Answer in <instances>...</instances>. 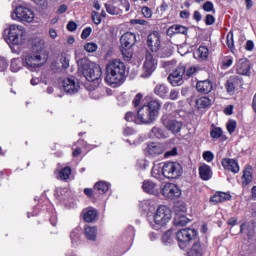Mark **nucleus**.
Instances as JSON below:
<instances>
[{
	"mask_svg": "<svg viewBox=\"0 0 256 256\" xmlns=\"http://www.w3.org/2000/svg\"><path fill=\"white\" fill-rule=\"evenodd\" d=\"M84 235L88 241H97V227L85 225Z\"/></svg>",
	"mask_w": 256,
	"mask_h": 256,
	"instance_id": "nucleus-23",
	"label": "nucleus"
},
{
	"mask_svg": "<svg viewBox=\"0 0 256 256\" xmlns=\"http://www.w3.org/2000/svg\"><path fill=\"white\" fill-rule=\"evenodd\" d=\"M82 216L86 223H93L97 219V211L94 208H86L82 211Z\"/></svg>",
	"mask_w": 256,
	"mask_h": 256,
	"instance_id": "nucleus-22",
	"label": "nucleus"
},
{
	"mask_svg": "<svg viewBox=\"0 0 256 256\" xmlns=\"http://www.w3.org/2000/svg\"><path fill=\"white\" fill-rule=\"evenodd\" d=\"M7 67H9V63H7L4 57L0 56V71L7 70Z\"/></svg>",
	"mask_w": 256,
	"mask_h": 256,
	"instance_id": "nucleus-50",
	"label": "nucleus"
},
{
	"mask_svg": "<svg viewBox=\"0 0 256 256\" xmlns=\"http://www.w3.org/2000/svg\"><path fill=\"white\" fill-rule=\"evenodd\" d=\"M175 155H177V148L174 147L172 150L170 151H167L165 154H164V157L168 158V157H175Z\"/></svg>",
	"mask_w": 256,
	"mask_h": 256,
	"instance_id": "nucleus-59",
	"label": "nucleus"
},
{
	"mask_svg": "<svg viewBox=\"0 0 256 256\" xmlns=\"http://www.w3.org/2000/svg\"><path fill=\"white\" fill-rule=\"evenodd\" d=\"M147 46L153 53L161 47V34L157 31L151 32L147 37Z\"/></svg>",
	"mask_w": 256,
	"mask_h": 256,
	"instance_id": "nucleus-14",
	"label": "nucleus"
},
{
	"mask_svg": "<svg viewBox=\"0 0 256 256\" xmlns=\"http://www.w3.org/2000/svg\"><path fill=\"white\" fill-rule=\"evenodd\" d=\"M196 237L197 230L191 228L182 229L176 233V239L180 249H185Z\"/></svg>",
	"mask_w": 256,
	"mask_h": 256,
	"instance_id": "nucleus-8",
	"label": "nucleus"
},
{
	"mask_svg": "<svg viewBox=\"0 0 256 256\" xmlns=\"http://www.w3.org/2000/svg\"><path fill=\"white\" fill-rule=\"evenodd\" d=\"M14 21H19V23H33L35 19V13L28 7L17 6L12 15Z\"/></svg>",
	"mask_w": 256,
	"mask_h": 256,
	"instance_id": "nucleus-7",
	"label": "nucleus"
},
{
	"mask_svg": "<svg viewBox=\"0 0 256 256\" xmlns=\"http://www.w3.org/2000/svg\"><path fill=\"white\" fill-rule=\"evenodd\" d=\"M196 89L198 93H204L207 95V93H211V91H213V82L209 80L199 81L196 84Z\"/></svg>",
	"mask_w": 256,
	"mask_h": 256,
	"instance_id": "nucleus-21",
	"label": "nucleus"
},
{
	"mask_svg": "<svg viewBox=\"0 0 256 256\" xmlns=\"http://www.w3.org/2000/svg\"><path fill=\"white\" fill-rule=\"evenodd\" d=\"M227 45L233 53V49L235 48V42L233 41V33H231V32H229L227 35Z\"/></svg>",
	"mask_w": 256,
	"mask_h": 256,
	"instance_id": "nucleus-43",
	"label": "nucleus"
},
{
	"mask_svg": "<svg viewBox=\"0 0 256 256\" xmlns=\"http://www.w3.org/2000/svg\"><path fill=\"white\" fill-rule=\"evenodd\" d=\"M163 243H173V231L168 230L162 236Z\"/></svg>",
	"mask_w": 256,
	"mask_h": 256,
	"instance_id": "nucleus-39",
	"label": "nucleus"
},
{
	"mask_svg": "<svg viewBox=\"0 0 256 256\" xmlns=\"http://www.w3.org/2000/svg\"><path fill=\"white\" fill-rule=\"evenodd\" d=\"M68 31H76L77 30V24L75 22H69L67 25Z\"/></svg>",
	"mask_w": 256,
	"mask_h": 256,
	"instance_id": "nucleus-64",
	"label": "nucleus"
},
{
	"mask_svg": "<svg viewBox=\"0 0 256 256\" xmlns=\"http://www.w3.org/2000/svg\"><path fill=\"white\" fill-rule=\"evenodd\" d=\"M78 69L87 81H101L103 72L101 71V66L97 63L92 62L87 58H82L78 61Z\"/></svg>",
	"mask_w": 256,
	"mask_h": 256,
	"instance_id": "nucleus-4",
	"label": "nucleus"
},
{
	"mask_svg": "<svg viewBox=\"0 0 256 256\" xmlns=\"http://www.w3.org/2000/svg\"><path fill=\"white\" fill-rule=\"evenodd\" d=\"M199 175L203 181H209V179H211V175H213V173L211 172V167L207 164L200 166Z\"/></svg>",
	"mask_w": 256,
	"mask_h": 256,
	"instance_id": "nucleus-26",
	"label": "nucleus"
},
{
	"mask_svg": "<svg viewBox=\"0 0 256 256\" xmlns=\"http://www.w3.org/2000/svg\"><path fill=\"white\" fill-rule=\"evenodd\" d=\"M23 65H25V60L22 58H14L11 61L10 69L13 73H17V71H21L23 68Z\"/></svg>",
	"mask_w": 256,
	"mask_h": 256,
	"instance_id": "nucleus-27",
	"label": "nucleus"
},
{
	"mask_svg": "<svg viewBox=\"0 0 256 256\" xmlns=\"http://www.w3.org/2000/svg\"><path fill=\"white\" fill-rule=\"evenodd\" d=\"M132 23L134 25H148V22L144 19H135V20H132Z\"/></svg>",
	"mask_w": 256,
	"mask_h": 256,
	"instance_id": "nucleus-63",
	"label": "nucleus"
},
{
	"mask_svg": "<svg viewBox=\"0 0 256 256\" xmlns=\"http://www.w3.org/2000/svg\"><path fill=\"white\" fill-rule=\"evenodd\" d=\"M136 42L137 37L131 32H126L121 36V53L125 61H131L133 58V45H135Z\"/></svg>",
	"mask_w": 256,
	"mask_h": 256,
	"instance_id": "nucleus-6",
	"label": "nucleus"
},
{
	"mask_svg": "<svg viewBox=\"0 0 256 256\" xmlns=\"http://www.w3.org/2000/svg\"><path fill=\"white\" fill-rule=\"evenodd\" d=\"M254 48H255V44L253 43V41L248 40L245 46L246 51H253Z\"/></svg>",
	"mask_w": 256,
	"mask_h": 256,
	"instance_id": "nucleus-62",
	"label": "nucleus"
},
{
	"mask_svg": "<svg viewBox=\"0 0 256 256\" xmlns=\"http://www.w3.org/2000/svg\"><path fill=\"white\" fill-rule=\"evenodd\" d=\"M161 171L166 179H178L183 173V167L177 162H167L163 165Z\"/></svg>",
	"mask_w": 256,
	"mask_h": 256,
	"instance_id": "nucleus-9",
	"label": "nucleus"
},
{
	"mask_svg": "<svg viewBox=\"0 0 256 256\" xmlns=\"http://www.w3.org/2000/svg\"><path fill=\"white\" fill-rule=\"evenodd\" d=\"M125 121H128V123H133V121H135V123H137V116L133 112H127L125 115Z\"/></svg>",
	"mask_w": 256,
	"mask_h": 256,
	"instance_id": "nucleus-44",
	"label": "nucleus"
},
{
	"mask_svg": "<svg viewBox=\"0 0 256 256\" xmlns=\"http://www.w3.org/2000/svg\"><path fill=\"white\" fill-rule=\"evenodd\" d=\"M95 191L98 193H107L109 191V184L107 182L100 181L94 186Z\"/></svg>",
	"mask_w": 256,
	"mask_h": 256,
	"instance_id": "nucleus-32",
	"label": "nucleus"
},
{
	"mask_svg": "<svg viewBox=\"0 0 256 256\" xmlns=\"http://www.w3.org/2000/svg\"><path fill=\"white\" fill-rule=\"evenodd\" d=\"M161 111V102L151 100L147 105H143L137 112V125H149L159 117Z\"/></svg>",
	"mask_w": 256,
	"mask_h": 256,
	"instance_id": "nucleus-2",
	"label": "nucleus"
},
{
	"mask_svg": "<svg viewBox=\"0 0 256 256\" xmlns=\"http://www.w3.org/2000/svg\"><path fill=\"white\" fill-rule=\"evenodd\" d=\"M161 169H163V167H160L159 165L152 168L151 175L154 177V179H159V177H161V173H163Z\"/></svg>",
	"mask_w": 256,
	"mask_h": 256,
	"instance_id": "nucleus-40",
	"label": "nucleus"
},
{
	"mask_svg": "<svg viewBox=\"0 0 256 256\" xmlns=\"http://www.w3.org/2000/svg\"><path fill=\"white\" fill-rule=\"evenodd\" d=\"M122 7L125 9V11H129L131 9V4H129V0H119Z\"/></svg>",
	"mask_w": 256,
	"mask_h": 256,
	"instance_id": "nucleus-58",
	"label": "nucleus"
},
{
	"mask_svg": "<svg viewBox=\"0 0 256 256\" xmlns=\"http://www.w3.org/2000/svg\"><path fill=\"white\" fill-rule=\"evenodd\" d=\"M152 133L157 139H165L169 137V133H167L166 129H153Z\"/></svg>",
	"mask_w": 256,
	"mask_h": 256,
	"instance_id": "nucleus-33",
	"label": "nucleus"
},
{
	"mask_svg": "<svg viewBox=\"0 0 256 256\" xmlns=\"http://www.w3.org/2000/svg\"><path fill=\"white\" fill-rule=\"evenodd\" d=\"M231 65H233V57L226 56L222 59V64H221L222 69H229Z\"/></svg>",
	"mask_w": 256,
	"mask_h": 256,
	"instance_id": "nucleus-35",
	"label": "nucleus"
},
{
	"mask_svg": "<svg viewBox=\"0 0 256 256\" xmlns=\"http://www.w3.org/2000/svg\"><path fill=\"white\" fill-rule=\"evenodd\" d=\"M231 200V194L225 193V192H216L212 198V203H223L225 201Z\"/></svg>",
	"mask_w": 256,
	"mask_h": 256,
	"instance_id": "nucleus-25",
	"label": "nucleus"
},
{
	"mask_svg": "<svg viewBox=\"0 0 256 256\" xmlns=\"http://www.w3.org/2000/svg\"><path fill=\"white\" fill-rule=\"evenodd\" d=\"M236 73H238V75H245L246 77L251 75V64L247 58H241L238 60L236 63Z\"/></svg>",
	"mask_w": 256,
	"mask_h": 256,
	"instance_id": "nucleus-17",
	"label": "nucleus"
},
{
	"mask_svg": "<svg viewBox=\"0 0 256 256\" xmlns=\"http://www.w3.org/2000/svg\"><path fill=\"white\" fill-rule=\"evenodd\" d=\"M221 165L227 171H231L232 173H239V163L236 162V160L233 158H223Z\"/></svg>",
	"mask_w": 256,
	"mask_h": 256,
	"instance_id": "nucleus-19",
	"label": "nucleus"
},
{
	"mask_svg": "<svg viewBox=\"0 0 256 256\" xmlns=\"http://www.w3.org/2000/svg\"><path fill=\"white\" fill-rule=\"evenodd\" d=\"M142 15L146 17V19H151V17H153V11L151 8L144 6L142 7Z\"/></svg>",
	"mask_w": 256,
	"mask_h": 256,
	"instance_id": "nucleus-42",
	"label": "nucleus"
},
{
	"mask_svg": "<svg viewBox=\"0 0 256 256\" xmlns=\"http://www.w3.org/2000/svg\"><path fill=\"white\" fill-rule=\"evenodd\" d=\"M174 211L176 215H183V213H187V207L185 204L177 203L174 207Z\"/></svg>",
	"mask_w": 256,
	"mask_h": 256,
	"instance_id": "nucleus-37",
	"label": "nucleus"
},
{
	"mask_svg": "<svg viewBox=\"0 0 256 256\" xmlns=\"http://www.w3.org/2000/svg\"><path fill=\"white\" fill-rule=\"evenodd\" d=\"M171 209L167 206H159L153 216L154 223L159 227L165 226L166 223L171 221Z\"/></svg>",
	"mask_w": 256,
	"mask_h": 256,
	"instance_id": "nucleus-10",
	"label": "nucleus"
},
{
	"mask_svg": "<svg viewBox=\"0 0 256 256\" xmlns=\"http://www.w3.org/2000/svg\"><path fill=\"white\" fill-rule=\"evenodd\" d=\"M195 73H197V67L191 66L185 71L184 75H187V77H193Z\"/></svg>",
	"mask_w": 256,
	"mask_h": 256,
	"instance_id": "nucleus-51",
	"label": "nucleus"
},
{
	"mask_svg": "<svg viewBox=\"0 0 256 256\" xmlns=\"http://www.w3.org/2000/svg\"><path fill=\"white\" fill-rule=\"evenodd\" d=\"M226 127L227 129H237V122L235 120H229Z\"/></svg>",
	"mask_w": 256,
	"mask_h": 256,
	"instance_id": "nucleus-60",
	"label": "nucleus"
},
{
	"mask_svg": "<svg viewBox=\"0 0 256 256\" xmlns=\"http://www.w3.org/2000/svg\"><path fill=\"white\" fill-rule=\"evenodd\" d=\"M253 181V175L251 174V170L245 169L242 175V185L243 187H247L249 183Z\"/></svg>",
	"mask_w": 256,
	"mask_h": 256,
	"instance_id": "nucleus-31",
	"label": "nucleus"
},
{
	"mask_svg": "<svg viewBox=\"0 0 256 256\" xmlns=\"http://www.w3.org/2000/svg\"><path fill=\"white\" fill-rule=\"evenodd\" d=\"M39 51L38 52H29L23 55L24 66L27 69H37V67H43L47 63V52L45 49V42L43 40H38Z\"/></svg>",
	"mask_w": 256,
	"mask_h": 256,
	"instance_id": "nucleus-3",
	"label": "nucleus"
},
{
	"mask_svg": "<svg viewBox=\"0 0 256 256\" xmlns=\"http://www.w3.org/2000/svg\"><path fill=\"white\" fill-rule=\"evenodd\" d=\"M205 23L206 25H213L215 23V17L211 14L206 15Z\"/></svg>",
	"mask_w": 256,
	"mask_h": 256,
	"instance_id": "nucleus-57",
	"label": "nucleus"
},
{
	"mask_svg": "<svg viewBox=\"0 0 256 256\" xmlns=\"http://www.w3.org/2000/svg\"><path fill=\"white\" fill-rule=\"evenodd\" d=\"M170 99L172 101L179 99V90H175V89L171 90L170 91Z\"/></svg>",
	"mask_w": 256,
	"mask_h": 256,
	"instance_id": "nucleus-55",
	"label": "nucleus"
},
{
	"mask_svg": "<svg viewBox=\"0 0 256 256\" xmlns=\"http://www.w3.org/2000/svg\"><path fill=\"white\" fill-rule=\"evenodd\" d=\"M141 101H143V94L138 93L134 97L132 103H133L134 107H139V105H141Z\"/></svg>",
	"mask_w": 256,
	"mask_h": 256,
	"instance_id": "nucleus-46",
	"label": "nucleus"
},
{
	"mask_svg": "<svg viewBox=\"0 0 256 256\" xmlns=\"http://www.w3.org/2000/svg\"><path fill=\"white\" fill-rule=\"evenodd\" d=\"M125 63L121 59H111L106 63L105 81L110 87H119L125 82Z\"/></svg>",
	"mask_w": 256,
	"mask_h": 256,
	"instance_id": "nucleus-1",
	"label": "nucleus"
},
{
	"mask_svg": "<svg viewBox=\"0 0 256 256\" xmlns=\"http://www.w3.org/2000/svg\"><path fill=\"white\" fill-rule=\"evenodd\" d=\"M203 9L207 12V13H215V7L213 6L212 2H206L203 5Z\"/></svg>",
	"mask_w": 256,
	"mask_h": 256,
	"instance_id": "nucleus-47",
	"label": "nucleus"
},
{
	"mask_svg": "<svg viewBox=\"0 0 256 256\" xmlns=\"http://www.w3.org/2000/svg\"><path fill=\"white\" fill-rule=\"evenodd\" d=\"M226 91L229 95H235V80H228L227 81Z\"/></svg>",
	"mask_w": 256,
	"mask_h": 256,
	"instance_id": "nucleus-36",
	"label": "nucleus"
},
{
	"mask_svg": "<svg viewBox=\"0 0 256 256\" xmlns=\"http://www.w3.org/2000/svg\"><path fill=\"white\" fill-rule=\"evenodd\" d=\"M177 29H178V34L180 33L181 35H187L189 29H187V27L185 26H181L179 24H177Z\"/></svg>",
	"mask_w": 256,
	"mask_h": 256,
	"instance_id": "nucleus-56",
	"label": "nucleus"
},
{
	"mask_svg": "<svg viewBox=\"0 0 256 256\" xmlns=\"http://www.w3.org/2000/svg\"><path fill=\"white\" fill-rule=\"evenodd\" d=\"M161 123L166 129H183V122L175 119V117L171 115H163Z\"/></svg>",
	"mask_w": 256,
	"mask_h": 256,
	"instance_id": "nucleus-15",
	"label": "nucleus"
},
{
	"mask_svg": "<svg viewBox=\"0 0 256 256\" xmlns=\"http://www.w3.org/2000/svg\"><path fill=\"white\" fill-rule=\"evenodd\" d=\"M183 75H185V66L180 64L169 74L168 81L173 87H179V85H183Z\"/></svg>",
	"mask_w": 256,
	"mask_h": 256,
	"instance_id": "nucleus-11",
	"label": "nucleus"
},
{
	"mask_svg": "<svg viewBox=\"0 0 256 256\" xmlns=\"http://www.w3.org/2000/svg\"><path fill=\"white\" fill-rule=\"evenodd\" d=\"M161 193L167 199H178L181 197V190L173 183H167L161 190Z\"/></svg>",
	"mask_w": 256,
	"mask_h": 256,
	"instance_id": "nucleus-13",
	"label": "nucleus"
},
{
	"mask_svg": "<svg viewBox=\"0 0 256 256\" xmlns=\"http://www.w3.org/2000/svg\"><path fill=\"white\" fill-rule=\"evenodd\" d=\"M84 49L87 51V53H95V51L98 49V46L96 43L89 42L84 45Z\"/></svg>",
	"mask_w": 256,
	"mask_h": 256,
	"instance_id": "nucleus-41",
	"label": "nucleus"
},
{
	"mask_svg": "<svg viewBox=\"0 0 256 256\" xmlns=\"http://www.w3.org/2000/svg\"><path fill=\"white\" fill-rule=\"evenodd\" d=\"M163 151H165V149L163 148V144H161L159 142L148 143V145L146 147V153L150 157H157V156L161 155L163 153Z\"/></svg>",
	"mask_w": 256,
	"mask_h": 256,
	"instance_id": "nucleus-18",
	"label": "nucleus"
},
{
	"mask_svg": "<svg viewBox=\"0 0 256 256\" xmlns=\"http://www.w3.org/2000/svg\"><path fill=\"white\" fill-rule=\"evenodd\" d=\"M155 69H157V61L155 60V58H153V55L151 53H147L143 65L142 77H144L145 79H147V77H151Z\"/></svg>",
	"mask_w": 256,
	"mask_h": 256,
	"instance_id": "nucleus-12",
	"label": "nucleus"
},
{
	"mask_svg": "<svg viewBox=\"0 0 256 256\" xmlns=\"http://www.w3.org/2000/svg\"><path fill=\"white\" fill-rule=\"evenodd\" d=\"M71 175V167H65L59 172V177L62 181H67Z\"/></svg>",
	"mask_w": 256,
	"mask_h": 256,
	"instance_id": "nucleus-34",
	"label": "nucleus"
},
{
	"mask_svg": "<svg viewBox=\"0 0 256 256\" xmlns=\"http://www.w3.org/2000/svg\"><path fill=\"white\" fill-rule=\"evenodd\" d=\"M187 223H189V218H187L185 215H183V214L175 215L174 225L176 227H185V225H187Z\"/></svg>",
	"mask_w": 256,
	"mask_h": 256,
	"instance_id": "nucleus-28",
	"label": "nucleus"
},
{
	"mask_svg": "<svg viewBox=\"0 0 256 256\" xmlns=\"http://www.w3.org/2000/svg\"><path fill=\"white\" fill-rule=\"evenodd\" d=\"M203 159L204 161H207V163H211V161L215 159V155H213V152L211 151H206L203 153Z\"/></svg>",
	"mask_w": 256,
	"mask_h": 256,
	"instance_id": "nucleus-45",
	"label": "nucleus"
},
{
	"mask_svg": "<svg viewBox=\"0 0 256 256\" xmlns=\"http://www.w3.org/2000/svg\"><path fill=\"white\" fill-rule=\"evenodd\" d=\"M177 34H178L177 24L172 25L168 28L167 30L168 37H173V35H177Z\"/></svg>",
	"mask_w": 256,
	"mask_h": 256,
	"instance_id": "nucleus-48",
	"label": "nucleus"
},
{
	"mask_svg": "<svg viewBox=\"0 0 256 256\" xmlns=\"http://www.w3.org/2000/svg\"><path fill=\"white\" fill-rule=\"evenodd\" d=\"M210 135H211L212 139H219V137H221V135H223V130H221V129H213L210 132Z\"/></svg>",
	"mask_w": 256,
	"mask_h": 256,
	"instance_id": "nucleus-49",
	"label": "nucleus"
},
{
	"mask_svg": "<svg viewBox=\"0 0 256 256\" xmlns=\"http://www.w3.org/2000/svg\"><path fill=\"white\" fill-rule=\"evenodd\" d=\"M105 8L107 13H109L110 15H115V13H117V10L111 4H105Z\"/></svg>",
	"mask_w": 256,
	"mask_h": 256,
	"instance_id": "nucleus-54",
	"label": "nucleus"
},
{
	"mask_svg": "<svg viewBox=\"0 0 256 256\" xmlns=\"http://www.w3.org/2000/svg\"><path fill=\"white\" fill-rule=\"evenodd\" d=\"M60 63L62 64L63 69H68V67H69V55H67V53H62L60 55Z\"/></svg>",
	"mask_w": 256,
	"mask_h": 256,
	"instance_id": "nucleus-38",
	"label": "nucleus"
},
{
	"mask_svg": "<svg viewBox=\"0 0 256 256\" xmlns=\"http://www.w3.org/2000/svg\"><path fill=\"white\" fill-rule=\"evenodd\" d=\"M154 93L158 95V97H166L167 93H169V88L163 84H158L154 89Z\"/></svg>",
	"mask_w": 256,
	"mask_h": 256,
	"instance_id": "nucleus-30",
	"label": "nucleus"
},
{
	"mask_svg": "<svg viewBox=\"0 0 256 256\" xmlns=\"http://www.w3.org/2000/svg\"><path fill=\"white\" fill-rule=\"evenodd\" d=\"M194 57L203 60L207 59V57H209V49L205 46H200L194 53Z\"/></svg>",
	"mask_w": 256,
	"mask_h": 256,
	"instance_id": "nucleus-29",
	"label": "nucleus"
},
{
	"mask_svg": "<svg viewBox=\"0 0 256 256\" xmlns=\"http://www.w3.org/2000/svg\"><path fill=\"white\" fill-rule=\"evenodd\" d=\"M197 109H209L213 105V100L207 96L200 97L195 101Z\"/></svg>",
	"mask_w": 256,
	"mask_h": 256,
	"instance_id": "nucleus-24",
	"label": "nucleus"
},
{
	"mask_svg": "<svg viewBox=\"0 0 256 256\" xmlns=\"http://www.w3.org/2000/svg\"><path fill=\"white\" fill-rule=\"evenodd\" d=\"M91 35V28L87 27L82 31L81 37L82 39H87Z\"/></svg>",
	"mask_w": 256,
	"mask_h": 256,
	"instance_id": "nucleus-61",
	"label": "nucleus"
},
{
	"mask_svg": "<svg viewBox=\"0 0 256 256\" xmlns=\"http://www.w3.org/2000/svg\"><path fill=\"white\" fill-rule=\"evenodd\" d=\"M142 189L145 193H149V195L159 194V185L151 180H145L143 182Z\"/></svg>",
	"mask_w": 256,
	"mask_h": 256,
	"instance_id": "nucleus-20",
	"label": "nucleus"
},
{
	"mask_svg": "<svg viewBox=\"0 0 256 256\" xmlns=\"http://www.w3.org/2000/svg\"><path fill=\"white\" fill-rule=\"evenodd\" d=\"M92 19L95 25H99L101 23V16L97 12L92 13Z\"/></svg>",
	"mask_w": 256,
	"mask_h": 256,
	"instance_id": "nucleus-53",
	"label": "nucleus"
},
{
	"mask_svg": "<svg viewBox=\"0 0 256 256\" xmlns=\"http://www.w3.org/2000/svg\"><path fill=\"white\" fill-rule=\"evenodd\" d=\"M27 32L25 27L17 24L10 25L6 42L8 45H23L26 40Z\"/></svg>",
	"mask_w": 256,
	"mask_h": 256,
	"instance_id": "nucleus-5",
	"label": "nucleus"
},
{
	"mask_svg": "<svg viewBox=\"0 0 256 256\" xmlns=\"http://www.w3.org/2000/svg\"><path fill=\"white\" fill-rule=\"evenodd\" d=\"M192 251H194V253H196V255H201V243L196 242L193 246H192Z\"/></svg>",
	"mask_w": 256,
	"mask_h": 256,
	"instance_id": "nucleus-52",
	"label": "nucleus"
},
{
	"mask_svg": "<svg viewBox=\"0 0 256 256\" xmlns=\"http://www.w3.org/2000/svg\"><path fill=\"white\" fill-rule=\"evenodd\" d=\"M62 87L65 93H68L69 95H74V93H77V91H79V81H77V79L73 77L65 78L62 81Z\"/></svg>",
	"mask_w": 256,
	"mask_h": 256,
	"instance_id": "nucleus-16",
	"label": "nucleus"
}]
</instances>
